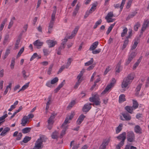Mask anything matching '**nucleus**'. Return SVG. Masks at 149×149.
Wrapping results in <instances>:
<instances>
[{"label": "nucleus", "mask_w": 149, "mask_h": 149, "mask_svg": "<svg viewBox=\"0 0 149 149\" xmlns=\"http://www.w3.org/2000/svg\"><path fill=\"white\" fill-rule=\"evenodd\" d=\"M42 141L41 138H40L36 141L35 146L33 149H41L42 148Z\"/></svg>", "instance_id": "6e6552de"}, {"label": "nucleus", "mask_w": 149, "mask_h": 149, "mask_svg": "<svg viewBox=\"0 0 149 149\" xmlns=\"http://www.w3.org/2000/svg\"><path fill=\"white\" fill-rule=\"evenodd\" d=\"M29 120H28L26 117V116H25L22 118L21 120V124L23 126H26V124L28 122H29Z\"/></svg>", "instance_id": "2eb2a0df"}, {"label": "nucleus", "mask_w": 149, "mask_h": 149, "mask_svg": "<svg viewBox=\"0 0 149 149\" xmlns=\"http://www.w3.org/2000/svg\"><path fill=\"white\" fill-rule=\"evenodd\" d=\"M56 115V114L55 113H52L49 118L53 120Z\"/></svg>", "instance_id": "0e129e2a"}, {"label": "nucleus", "mask_w": 149, "mask_h": 149, "mask_svg": "<svg viewBox=\"0 0 149 149\" xmlns=\"http://www.w3.org/2000/svg\"><path fill=\"white\" fill-rule=\"evenodd\" d=\"M46 42L49 46V48H51L54 47L55 45L57 44V43L56 41L50 40H47Z\"/></svg>", "instance_id": "f8f14e48"}, {"label": "nucleus", "mask_w": 149, "mask_h": 149, "mask_svg": "<svg viewBox=\"0 0 149 149\" xmlns=\"http://www.w3.org/2000/svg\"><path fill=\"white\" fill-rule=\"evenodd\" d=\"M31 129V127H25L22 129V132L24 134H26L29 133Z\"/></svg>", "instance_id": "cd10ccee"}, {"label": "nucleus", "mask_w": 149, "mask_h": 149, "mask_svg": "<svg viewBox=\"0 0 149 149\" xmlns=\"http://www.w3.org/2000/svg\"><path fill=\"white\" fill-rule=\"evenodd\" d=\"M81 72H80L77 77V81L74 86V88L75 89H76L78 88V86L80 85V84L82 81V80L81 79L83 76V74L81 73Z\"/></svg>", "instance_id": "9d476101"}, {"label": "nucleus", "mask_w": 149, "mask_h": 149, "mask_svg": "<svg viewBox=\"0 0 149 149\" xmlns=\"http://www.w3.org/2000/svg\"><path fill=\"white\" fill-rule=\"evenodd\" d=\"M141 86L142 84H140L137 87V88H136V92L135 93V94L136 95H138L139 94V91L141 89Z\"/></svg>", "instance_id": "c756f323"}, {"label": "nucleus", "mask_w": 149, "mask_h": 149, "mask_svg": "<svg viewBox=\"0 0 149 149\" xmlns=\"http://www.w3.org/2000/svg\"><path fill=\"white\" fill-rule=\"evenodd\" d=\"M126 0H122L120 8L121 11L123 8V6Z\"/></svg>", "instance_id": "bf43d9fd"}, {"label": "nucleus", "mask_w": 149, "mask_h": 149, "mask_svg": "<svg viewBox=\"0 0 149 149\" xmlns=\"http://www.w3.org/2000/svg\"><path fill=\"white\" fill-rule=\"evenodd\" d=\"M34 115L32 113L29 114L27 116H26L27 119L29 120L31 118H32L34 117Z\"/></svg>", "instance_id": "69168bd1"}, {"label": "nucleus", "mask_w": 149, "mask_h": 149, "mask_svg": "<svg viewBox=\"0 0 149 149\" xmlns=\"http://www.w3.org/2000/svg\"><path fill=\"white\" fill-rule=\"evenodd\" d=\"M98 43L99 42L98 41H96L93 43L91 45L89 48V50L91 51L95 50V49L97 47L98 44Z\"/></svg>", "instance_id": "6ab92c4d"}, {"label": "nucleus", "mask_w": 149, "mask_h": 149, "mask_svg": "<svg viewBox=\"0 0 149 149\" xmlns=\"http://www.w3.org/2000/svg\"><path fill=\"white\" fill-rule=\"evenodd\" d=\"M116 82V79L114 78H112L110 84L107 85L104 90L102 92L101 94L104 95L112 87L114 86Z\"/></svg>", "instance_id": "39448f33"}, {"label": "nucleus", "mask_w": 149, "mask_h": 149, "mask_svg": "<svg viewBox=\"0 0 149 149\" xmlns=\"http://www.w3.org/2000/svg\"><path fill=\"white\" fill-rule=\"evenodd\" d=\"M86 118V116L83 114H82L80 115L77 119L76 122V124L77 125H80L84 120V119Z\"/></svg>", "instance_id": "9b49d317"}, {"label": "nucleus", "mask_w": 149, "mask_h": 149, "mask_svg": "<svg viewBox=\"0 0 149 149\" xmlns=\"http://www.w3.org/2000/svg\"><path fill=\"white\" fill-rule=\"evenodd\" d=\"M7 21V19L5 18L2 22L0 26V31H1L3 29L4 26Z\"/></svg>", "instance_id": "f704fd0d"}, {"label": "nucleus", "mask_w": 149, "mask_h": 149, "mask_svg": "<svg viewBox=\"0 0 149 149\" xmlns=\"http://www.w3.org/2000/svg\"><path fill=\"white\" fill-rule=\"evenodd\" d=\"M29 82H28V83H26L24 85L22 88L18 91V92H19L20 91L22 90H24L26 88H27L29 86Z\"/></svg>", "instance_id": "4c0bfd02"}, {"label": "nucleus", "mask_w": 149, "mask_h": 149, "mask_svg": "<svg viewBox=\"0 0 149 149\" xmlns=\"http://www.w3.org/2000/svg\"><path fill=\"white\" fill-rule=\"evenodd\" d=\"M128 42H129L128 40H125L124 42L122 48V50L124 49L126 47L127 45L128 44Z\"/></svg>", "instance_id": "c03bdc74"}, {"label": "nucleus", "mask_w": 149, "mask_h": 149, "mask_svg": "<svg viewBox=\"0 0 149 149\" xmlns=\"http://www.w3.org/2000/svg\"><path fill=\"white\" fill-rule=\"evenodd\" d=\"M58 132L55 131L54 132H53L52 135V138L53 139H57L58 138Z\"/></svg>", "instance_id": "e433bc0d"}, {"label": "nucleus", "mask_w": 149, "mask_h": 149, "mask_svg": "<svg viewBox=\"0 0 149 149\" xmlns=\"http://www.w3.org/2000/svg\"><path fill=\"white\" fill-rule=\"evenodd\" d=\"M79 28V26H77L74 29L72 32L71 34L69 37V39H71L75 36L77 33Z\"/></svg>", "instance_id": "dca6fc26"}, {"label": "nucleus", "mask_w": 149, "mask_h": 149, "mask_svg": "<svg viewBox=\"0 0 149 149\" xmlns=\"http://www.w3.org/2000/svg\"><path fill=\"white\" fill-rule=\"evenodd\" d=\"M134 77V74L133 73H131L129 74L127 77L124 79L122 83V88H125L127 87L128 85L132 82Z\"/></svg>", "instance_id": "f03ea898"}, {"label": "nucleus", "mask_w": 149, "mask_h": 149, "mask_svg": "<svg viewBox=\"0 0 149 149\" xmlns=\"http://www.w3.org/2000/svg\"><path fill=\"white\" fill-rule=\"evenodd\" d=\"M56 13V10L54 9L53 12L51 16V22H54L55 19V15Z\"/></svg>", "instance_id": "2f4dec72"}, {"label": "nucleus", "mask_w": 149, "mask_h": 149, "mask_svg": "<svg viewBox=\"0 0 149 149\" xmlns=\"http://www.w3.org/2000/svg\"><path fill=\"white\" fill-rule=\"evenodd\" d=\"M38 56V55L37 53H34L33 55L30 58V61H31L33 60L34 58Z\"/></svg>", "instance_id": "13d9d810"}, {"label": "nucleus", "mask_w": 149, "mask_h": 149, "mask_svg": "<svg viewBox=\"0 0 149 149\" xmlns=\"http://www.w3.org/2000/svg\"><path fill=\"white\" fill-rule=\"evenodd\" d=\"M141 129L140 126L137 125L135 126L134 128V131L136 133L141 134Z\"/></svg>", "instance_id": "4be33fe9"}, {"label": "nucleus", "mask_w": 149, "mask_h": 149, "mask_svg": "<svg viewBox=\"0 0 149 149\" xmlns=\"http://www.w3.org/2000/svg\"><path fill=\"white\" fill-rule=\"evenodd\" d=\"M74 115V112L72 113L70 115H68L66 117L64 122L61 125V127L63 128V130L61 133L60 138H62L63 136L65 134V132L68 128V125L65 126L66 125L70 123L69 120H71Z\"/></svg>", "instance_id": "f257e3e1"}, {"label": "nucleus", "mask_w": 149, "mask_h": 149, "mask_svg": "<svg viewBox=\"0 0 149 149\" xmlns=\"http://www.w3.org/2000/svg\"><path fill=\"white\" fill-rule=\"evenodd\" d=\"M138 106V104L136 101L133 100V106L132 107L130 106H126L125 107V109L127 112L132 111L136 109Z\"/></svg>", "instance_id": "20e7f679"}, {"label": "nucleus", "mask_w": 149, "mask_h": 149, "mask_svg": "<svg viewBox=\"0 0 149 149\" xmlns=\"http://www.w3.org/2000/svg\"><path fill=\"white\" fill-rule=\"evenodd\" d=\"M22 136V133L21 132L19 133L17 135V137L16 139V140H19L21 139Z\"/></svg>", "instance_id": "e2e57ef3"}, {"label": "nucleus", "mask_w": 149, "mask_h": 149, "mask_svg": "<svg viewBox=\"0 0 149 149\" xmlns=\"http://www.w3.org/2000/svg\"><path fill=\"white\" fill-rule=\"evenodd\" d=\"M9 37V35L8 34H6L4 37V40L3 41V44L5 45L8 41V40Z\"/></svg>", "instance_id": "ea45409f"}, {"label": "nucleus", "mask_w": 149, "mask_h": 149, "mask_svg": "<svg viewBox=\"0 0 149 149\" xmlns=\"http://www.w3.org/2000/svg\"><path fill=\"white\" fill-rule=\"evenodd\" d=\"M54 24V22L50 21V22L49 24V25L48 26V31L47 32V33H51Z\"/></svg>", "instance_id": "aec40b11"}, {"label": "nucleus", "mask_w": 149, "mask_h": 149, "mask_svg": "<svg viewBox=\"0 0 149 149\" xmlns=\"http://www.w3.org/2000/svg\"><path fill=\"white\" fill-rule=\"evenodd\" d=\"M140 62L141 61L139 59L137 60L136 62L133 65V70H135L136 69V68L138 66Z\"/></svg>", "instance_id": "603ef678"}, {"label": "nucleus", "mask_w": 149, "mask_h": 149, "mask_svg": "<svg viewBox=\"0 0 149 149\" xmlns=\"http://www.w3.org/2000/svg\"><path fill=\"white\" fill-rule=\"evenodd\" d=\"M116 138L118 140H121L120 142V144H121L122 146H123L124 144L125 141L126 139V132H123L122 134L117 136Z\"/></svg>", "instance_id": "0eeeda50"}, {"label": "nucleus", "mask_w": 149, "mask_h": 149, "mask_svg": "<svg viewBox=\"0 0 149 149\" xmlns=\"http://www.w3.org/2000/svg\"><path fill=\"white\" fill-rule=\"evenodd\" d=\"M92 104L87 103L85 104L82 108V110L83 112H88L91 108V105Z\"/></svg>", "instance_id": "4468645a"}, {"label": "nucleus", "mask_w": 149, "mask_h": 149, "mask_svg": "<svg viewBox=\"0 0 149 149\" xmlns=\"http://www.w3.org/2000/svg\"><path fill=\"white\" fill-rule=\"evenodd\" d=\"M43 52L44 56H47L50 54V52L47 49H43Z\"/></svg>", "instance_id": "5fc2aeb1"}, {"label": "nucleus", "mask_w": 149, "mask_h": 149, "mask_svg": "<svg viewBox=\"0 0 149 149\" xmlns=\"http://www.w3.org/2000/svg\"><path fill=\"white\" fill-rule=\"evenodd\" d=\"M135 56V52H131L129 55L126 61L125 65H128Z\"/></svg>", "instance_id": "1a4fd4ad"}, {"label": "nucleus", "mask_w": 149, "mask_h": 149, "mask_svg": "<svg viewBox=\"0 0 149 149\" xmlns=\"http://www.w3.org/2000/svg\"><path fill=\"white\" fill-rule=\"evenodd\" d=\"M58 80V77H56L51 80V84H54L56 82H57Z\"/></svg>", "instance_id": "3c124183"}, {"label": "nucleus", "mask_w": 149, "mask_h": 149, "mask_svg": "<svg viewBox=\"0 0 149 149\" xmlns=\"http://www.w3.org/2000/svg\"><path fill=\"white\" fill-rule=\"evenodd\" d=\"M125 95L124 94H121L119 97V102L120 103L126 100Z\"/></svg>", "instance_id": "b1692460"}, {"label": "nucleus", "mask_w": 149, "mask_h": 149, "mask_svg": "<svg viewBox=\"0 0 149 149\" xmlns=\"http://www.w3.org/2000/svg\"><path fill=\"white\" fill-rule=\"evenodd\" d=\"M43 42H40L39 40H37L35 41L33 43L34 46H36V48L39 49L42 46Z\"/></svg>", "instance_id": "ddd939ff"}, {"label": "nucleus", "mask_w": 149, "mask_h": 149, "mask_svg": "<svg viewBox=\"0 0 149 149\" xmlns=\"http://www.w3.org/2000/svg\"><path fill=\"white\" fill-rule=\"evenodd\" d=\"M116 23L114 22L113 24H111L108 28L107 31L106 32V33L107 35L109 34V33L111 32L113 27L116 24Z\"/></svg>", "instance_id": "393cba45"}, {"label": "nucleus", "mask_w": 149, "mask_h": 149, "mask_svg": "<svg viewBox=\"0 0 149 149\" xmlns=\"http://www.w3.org/2000/svg\"><path fill=\"white\" fill-rule=\"evenodd\" d=\"M48 101L46 103V105L45 108V110L46 111H47L49 108V105L51 103V97L49 96L48 97Z\"/></svg>", "instance_id": "a878e982"}, {"label": "nucleus", "mask_w": 149, "mask_h": 149, "mask_svg": "<svg viewBox=\"0 0 149 149\" xmlns=\"http://www.w3.org/2000/svg\"><path fill=\"white\" fill-rule=\"evenodd\" d=\"M137 44H138L137 42H136V41H135L134 42V44H133V45L132 46V47H131V49L132 50H133L134 49H135L136 48V47L137 46Z\"/></svg>", "instance_id": "680f3d73"}, {"label": "nucleus", "mask_w": 149, "mask_h": 149, "mask_svg": "<svg viewBox=\"0 0 149 149\" xmlns=\"http://www.w3.org/2000/svg\"><path fill=\"white\" fill-rule=\"evenodd\" d=\"M123 127V125L122 124H119V125L116 127V134H118L122 130V127Z\"/></svg>", "instance_id": "7c9ffc66"}, {"label": "nucleus", "mask_w": 149, "mask_h": 149, "mask_svg": "<svg viewBox=\"0 0 149 149\" xmlns=\"http://www.w3.org/2000/svg\"><path fill=\"white\" fill-rule=\"evenodd\" d=\"M93 58H91L90 61H88L85 63V65L86 66H88L91 64L93 62Z\"/></svg>", "instance_id": "09e8293b"}, {"label": "nucleus", "mask_w": 149, "mask_h": 149, "mask_svg": "<svg viewBox=\"0 0 149 149\" xmlns=\"http://www.w3.org/2000/svg\"><path fill=\"white\" fill-rule=\"evenodd\" d=\"M113 16V14L112 12H110L108 13L105 17V19L108 20L109 19H111V18Z\"/></svg>", "instance_id": "5701e85b"}, {"label": "nucleus", "mask_w": 149, "mask_h": 149, "mask_svg": "<svg viewBox=\"0 0 149 149\" xmlns=\"http://www.w3.org/2000/svg\"><path fill=\"white\" fill-rule=\"evenodd\" d=\"M10 130V128L8 127H6L5 128L0 134V135L1 136H4L6 134V133L8 132Z\"/></svg>", "instance_id": "412c9836"}, {"label": "nucleus", "mask_w": 149, "mask_h": 149, "mask_svg": "<svg viewBox=\"0 0 149 149\" xmlns=\"http://www.w3.org/2000/svg\"><path fill=\"white\" fill-rule=\"evenodd\" d=\"M63 49L61 46L58 47V49H57V54L58 55H60L61 54V51L62 49Z\"/></svg>", "instance_id": "4d7b16f0"}, {"label": "nucleus", "mask_w": 149, "mask_h": 149, "mask_svg": "<svg viewBox=\"0 0 149 149\" xmlns=\"http://www.w3.org/2000/svg\"><path fill=\"white\" fill-rule=\"evenodd\" d=\"M18 103V101H16L12 105L11 107L8 110V111H11L13 109H15V107L17 105V104Z\"/></svg>", "instance_id": "c85d7f7f"}, {"label": "nucleus", "mask_w": 149, "mask_h": 149, "mask_svg": "<svg viewBox=\"0 0 149 149\" xmlns=\"http://www.w3.org/2000/svg\"><path fill=\"white\" fill-rule=\"evenodd\" d=\"M20 40L19 39H17L16 42V43L15 44V47L14 48V49H17L19 48L18 45L19 44Z\"/></svg>", "instance_id": "a18cd8bd"}, {"label": "nucleus", "mask_w": 149, "mask_h": 149, "mask_svg": "<svg viewBox=\"0 0 149 149\" xmlns=\"http://www.w3.org/2000/svg\"><path fill=\"white\" fill-rule=\"evenodd\" d=\"M15 58L14 57L12 58L11 61V64L10 65V67L11 69H13L14 68L15 62Z\"/></svg>", "instance_id": "72a5a7b5"}, {"label": "nucleus", "mask_w": 149, "mask_h": 149, "mask_svg": "<svg viewBox=\"0 0 149 149\" xmlns=\"http://www.w3.org/2000/svg\"><path fill=\"white\" fill-rule=\"evenodd\" d=\"M72 60H73L71 58H68V61L65 66V68H68L69 67V66L70 65L71 62Z\"/></svg>", "instance_id": "37998d69"}, {"label": "nucleus", "mask_w": 149, "mask_h": 149, "mask_svg": "<svg viewBox=\"0 0 149 149\" xmlns=\"http://www.w3.org/2000/svg\"><path fill=\"white\" fill-rule=\"evenodd\" d=\"M102 22V19H99L95 23V24L93 27V29H95L97 28V26L101 23Z\"/></svg>", "instance_id": "58836bf2"}, {"label": "nucleus", "mask_w": 149, "mask_h": 149, "mask_svg": "<svg viewBox=\"0 0 149 149\" xmlns=\"http://www.w3.org/2000/svg\"><path fill=\"white\" fill-rule=\"evenodd\" d=\"M31 137H29V136H26L24 138L23 141L21 142H23L24 143H26L28 141H29L31 139Z\"/></svg>", "instance_id": "473e14b6"}, {"label": "nucleus", "mask_w": 149, "mask_h": 149, "mask_svg": "<svg viewBox=\"0 0 149 149\" xmlns=\"http://www.w3.org/2000/svg\"><path fill=\"white\" fill-rule=\"evenodd\" d=\"M65 81L63 80V81L60 84L57 88L54 90L55 93H57L59 90L65 84Z\"/></svg>", "instance_id": "f3484780"}, {"label": "nucleus", "mask_w": 149, "mask_h": 149, "mask_svg": "<svg viewBox=\"0 0 149 149\" xmlns=\"http://www.w3.org/2000/svg\"><path fill=\"white\" fill-rule=\"evenodd\" d=\"M75 103V101L74 100L72 101L69 104L68 106L67 107V109H70L74 104Z\"/></svg>", "instance_id": "de8ad7c7"}, {"label": "nucleus", "mask_w": 149, "mask_h": 149, "mask_svg": "<svg viewBox=\"0 0 149 149\" xmlns=\"http://www.w3.org/2000/svg\"><path fill=\"white\" fill-rule=\"evenodd\" d=\"M22 73L24 78L25 79H26V78L28 77L29 75V74H26V72L25 70H23L22 72Z\"/></svg>", "instance_id": "c9c22d12"}, {"label": "nucleus", "mask_w": 149, "mask_h": 149, "mask_svg": "<svg viewBox=\"0 0 149 149\" xmlns=\"http://www.w3.org/2000/svg\"><path fill=\"white\" fill-rule=\"evenodd\" d=\"M89 100L91 102L94 103L93 104V105L95 104L97 106L98 105H100L101 103L100 98L97 94L93 95L92 97H90Z\"/></svg>", "instance_id": "7ed1b4c3"}, {"label": "nucleus", "mask_w": 149, "mask_h": 149, "mask_svg": "<svg viewBox=\"0 0 149 149\" xmlns=\"http://www.w3.org/2000/svg\"><path fill=\"white\" fill-rule=\"evenodd\" d=\"M141 26V24L139 22H137L134 26V29L135 31H137L138 28Z\"/></svg>", "instance_id": "a19ab883"}, {"label": "nucleus", "mask_w": 149, "mask_h": 149, "mask_svg": "<svg viewBox=\"0 0 149 149\" xmlns=\"http://www.w3.org/2000/svg\"><path fill=\"white\" fill-rule=\"evenodd\" d=\"M146 22H144L143 25V26L141 28V30L140 33L142 34L143 31L146 30V28L147 26L146 24Z\"/></svg>", "instance_id": "79ce46f5"}, {"label": "nucleus", "mask_w": 149, "mask_h": 149, "mask_svg": "<svg viewBox=\"0 0 149 149\" xmlns=\"http://www.w3.org/2000/svg\"><path fill=\"white\" fill-rule=\"evenodd\" d=\"M53 66V64H51L50 65L47 71V74H48L50 75L51 74Z\"/></svg>", "instance_id": "49530a36"}, {"label": "nucleus", "mask_w": 149, "mask_h": 149, "mask_svg": "<svg viewBox=\"0 0 149 149\" xmlns=\"http://www.w3.org/2000/svg\"><path fill=\"white\" fill-rule=\"evenodd\" d=\"M101 49H98L95 50H93L92 51V53L94 54H96L99 53L101 52Z\"/></svg>", "instance_id": "052dcab7"}, {"label": "nucleus", "mask_w": 149, "mask_h": 149, "mask_svg": "<svg viewBox=\"0 0 149 149\" xmlns=\"http://www.w3.org/2000/svg\"><path fill=\"white\" fill-rule=\"evenodd\" d=\"M127 141L130 142H133L134 141L135 136L133 131H130L127 132Z\"/></svg>", "instance_id": "423d86ee"}, {"label": "nucleus", "mask_w": 149, "mask_h": 149, "mask_svg": "<svg viewBox=\"0 0 149 149\" xmlns=\"http://www.w3.org/2000/svg\"><path fill=\"white\" fill-rule=\"evenodd\" d=\"M65 67L64 65L62 66L61 68H60L59 71L58 72V74L61 73L63 71V70L65 68Z\"/></svg>", "instance_id": "774afa93"}, {"label": "nucleus", "mask_w": 149, "mask_h": 149, "mask_svg": "<svg viewBox=\"0 0 149 149\" xmlns=\"http://www.w3.org/2000/svg\"><path fill=\"white\" fill-rule=\"evenodd\" d=\"M137 13L136 11L132 12L131 13L128 15V16L126 18V20L127 21L129 20L130 19L135 16Z\"/></svg>", "instance_id": "a211bd4d"}, {"label": "nucleus", "mask_w": 149, "mask_h": 149, "mask_svg": "<svg viewBox=\"0 0 149 149\" xmlns=\"http://www.w3.org/2000/svg\"><path fill=\"white\" fill-rule=\"evenodd\" d=\"M8 116V115L7 114H6L3 116L0 117V121H2L4 120Z\"/></svg>", "instance_id": "338daca9"}, {"label": "nucleus", "mask_w": 149, "mask_h": 149, "mask_svg": "<svg viewBox=\"0 0 149 149\" xmlns=\"http://www.w3.org/2000/svg\"><path fill=\"white\" fill-rule=\"evenodd\" d=\"M24 50V47H22L20 49L18 53V54L17 55V57H19L21 55V54H22V53L23 52Z\"/></svg>", "instance_id": "864d4df0"}, {"label": "nucleus", "mask_w": 149, "mask_h": 149, "mask_svg": "<svg viewBox=\"0 0 149 149\" xmlns=\"http://www.w3.org/2000/svg\"><path fill=\"white\" fill-rule=\"evenodd\" d=\"M110 139L109 138L107 140H105L103 141L102 143H103L104 145L105 146V147H106V146L108 145L110 141Z\"/></svg>", "instance_id": "6e6d98bb"}, {"label": "nucleus", "mask_w": 149, "mask_h": 149, "mask_svg": "<svg viewBox=\"0 0 149 149\" xmlns=\"http://www.w3.org/2000/svg\"><path fill=\"white\" fill-rule=\"evenodd\" d=\"M127 29L126 28H125L124 29H123V32L121 34V36L122 37H124L127 34Z\"/></svg>", "instance_id": "8fccbe9b"}, {"label": "nucleus", "mask_w": 149, "mask_h": 149, "mask_svg": "<svg viewBox=\"0 0 149 149\" xmlns=\"http://www.w3.org/2000/svg\"><path fill=\"white\" fill-rule=\"evenodd\" d=\"M122 114L126 120H129L131 119V116L129 114H125L124 113H122Z\"/></svg>", "instance_id": "bb28decb"}]
</instances>
